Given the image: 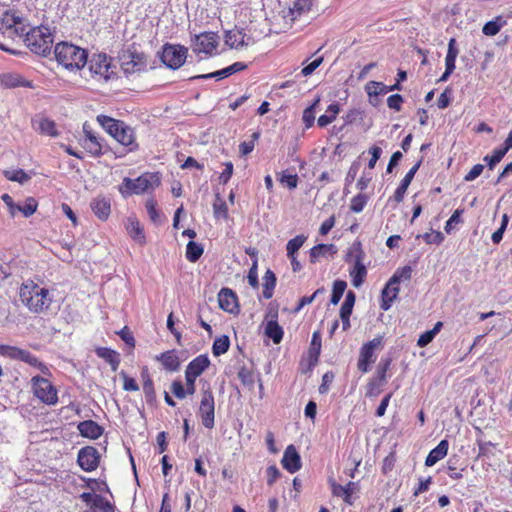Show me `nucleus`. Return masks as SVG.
Instances as JSON below:
<instances>
[{"mask_svg":"<svg viewBox=\"0 0 512 512\" xmlns=\"http://www.w3.org/2000/svg\"><path fill=\"white\" fill-rule=\"evenodd\" d=\"M337 253V247L334 244H318L310 249V261L315 263L320 257L327 254L334 255Z\"/></svg>","mask_w":512,"mask_h":512,"instance_id":"obj_31","label":"nucleus"},{"mask_svg":"<svg viewBox=\"0 0 512 512\" xmlns=\"http://www.w3.org/2000/svg\"><path fill=\"white\" fill-rule=\"evenodd\" d=\"M210 365V360L207 355H199L194 358L186 367L185 374L198 377L200 376Z\"/></svg>","mask_w":512,"mask_h":512,"instance_id":"obj_21","label":"nucleus"},{"mask_svg":"<svg viewBox=\"0 0 512 512\" xmlns=\"http://www.w3.org/2000/svg\"><path fill=\"white\" fill-rule=\"evenodd\" d=\"M37 202L34 198H28L24 205L17 208V211H20L24 214L25 217H29L36 212Z\"/></svg>","mask_w":512,"mask_h":512,"instance_id":"obj_56","label":"nucleus"},{"mask_svg":"<svg viewBox=\"0 0 512 512\" xmlns=\"http://www.w3.org/2000/svg\"><path fill=\"white\" fill-rule=\"evenodd\" d=\"M99 459L98 450L92 446H86L79 450L77 462L83 470L91 472L98 467Z\"/></svg>","mask_w":512,"mask_h":512,"instance_id":"obj_14","label":"nucleus"},{"mask_svg":"<svg viewBox=\"0 0 512 512\" xmlns=\"http://www.w3.org/2000/svg\"><path fill=\"white\" fill-rule=\"evenodd\" d=\"M160 185V177L156 173H145L136 179L125 177L119 186V192L124 197L132 194H142L154 190Z\"/></svg>","mask_w":512,"mask_h":512,"instance_id":"obj_4","label":"nucleus"},{"mask_svg":"<svg viewBox=\"0 0 512 512\" xmlns=\"http://www.w3.org/2000/svg\"><path fill=\"white\" fill-rule=\"evenodd\" d=\"M365 90L370 97L378 96L379 94L388 93V86L382 82L370 81L366 84Z\"/></svg>","mask_w":512,"mask_h":512,"instance_id":"obj_47","label":"nucleus"},{"mask_svg":"<svg viewBox=\"0 0 512 512\" xmlns=\"http://www.w3.org/2000/svg\"><path fill=\"white\" fill-rule=\"evenodd\" d=\"M238 378L244 386L253 388L255 383V374L251 369L245 366L241 367L238 371Z\"/></svg>","mask_w":512,"mask_h":512,"instance_id":"obj_43","label":"nucleus"},{"mask_svg":"<svg viewBox=\"0 0 512 512\" xmlns=\"http://www.w3.org/2000/svg\"><path fill=\"white\" fill-rule=\"evenodd\" d=\"M403 102V97L400 94H393L388 97L387 99V105L390 109L400 111L401 110V104Z\"/></svg>","mask_w":512,"mask_h":512,"instance_id":"obj_64","label":"nucleus"},{"mask_svg":"<svg viewBox=\"0 0 512 512\" xmlns=\"http://www.w3.org/2000/svg\"><path fill=\"white\" fill-rule=\"evenodd\" d=\"M157 361H160L164 368L169 371H177L180 366L179 357L176 351L170 350L155 357Z\"/></svg>","mask_w":512,"mask_h":512,"instance_id":"obj_27","label":"nucleus"},{"mask_svg":"<svg viewBox=\"0 0 512 512\" xmlns=\"http://www.w3.org/2000/svg\"><path fill=\"white\" fill-rule=\"evenodd\" d=\"M276 285V276L271 270H267L263 277V296L270 299Z\"/></svg>","mask_w":512,"mask_h":512,"instance_id":"obj_35","label":"nucleus"},{"mask_svg":"<svg viewBox=\"0 0 512 512\" xmlns=\"http://www.w3.org/2000/svg\"><path fill=\"white\" fill-rule=\"evenodd\" d=\"M265 334L273 340L275 344H279L283 338V329L278 324L277 314L272 319L268 320L265 326Z\"/></svg>","mask_w":512,"mask_h":512,"instance_id":"obj_28","label":"nucleus"},{"mask_svg":"<svg viewBox=\"0 0 512 512\" xmlns=\"http://www.w3.org/2000/svg\"><path fill=\"white\" fill-rule=\"evenodd\" d=\"M5 176L9 180L16 181V182H19L21 184L27 182L30 179L28 174L24 170H22V169L13 170V171H6L5 172Z\"/></svg>","mask_w":512,"mask_h":512,"instance_id":"obj_54","label":"nucleus"},{"mask_svg":"<svg viewBox=\"0 0 512 512\" xmlns=\"http://www.w3.org/2000/svg\"><path fill=\"white\" fill-rule=\"evenodd\" d=\"M390 365H391V359H389V358L382 359L377 366V372H376L375 377L386 382L387 381L386 373L389 370Z\"/></svg>","mask_w":512,"mask_h":512,"instance_id":"obj_57","label":"nucleus"},{"mask_svg":"<svg viewBox=\"0 0 512 512\" xmlns=\"http://www.w3.org/2000/svg\"><path fill=\"white\" fill-rule=\"evenodd\" d=\"M97 119L101 126L120 144L130 146V150L137 147L134 130L123 121L105 115H99Z\"/></svg>","mask_w":512,"mask_h":512,"instance_id":"obj_3","label":"nucleus"},{"mask_svg":"<svg viewBox=\"0 0 512 512\" xmlns=\"http://www.w3.org/2000/svg\"><path fill=\"white\" fill-rule=\"evenodd\" d=\"M421 165V161L417 162L407 173L406 175L404 176V178L402 179L400 185L398 186V188L396 189L395 193H394V200L397 202V203H400L403 201L404 199V196H405V193L409 187V185L411 184L416 172L418 171L419 167Z\"/></svg>","mask_w":512,"mask_h":512,"instance_id":"obj_20","label":"nucleus"},{"mask_svg":"<svg viewBox=\"0 0 512 512\" xmlns=\"http://www.w3.org/2000/svg\"><path fill=\"white\" fill-rule=\"evenodd\" d=\"M31 384L34 396L42 403L52 406L58 402V391L48 379L37 375L32 377Z\"/></svg>","mask_w":512,"mask_h":512,"instance_id":"obj_7","label":"nucleus"},{"mask_svg":"<svg viewBox=\"0 0 512 512\" xmlns=\"http://www.w3.org/2000/svg\"><path fill=\"white\" fill-rule=\"evenodd\" d=\"M347 287V283L344 280H336L333 283L332 295L330 302L333 305H337L341 300L345 289Z\"/></svg>","mask_w":512,"mask_h":512,"instance_id":"obj_41","label":"nucleus"},{"mask_svg":"<svg viewBox=\"0 0 512 512\" xmlns=\"http://www.w3.org/2000/svg\"><path fill=\"white\" fill-rule=\"evenodd\" d=\"M84 138L82 139V146L85 150L93 156L102 155V144L100 138H98L90 129L87 124L83 125Z\"/></svg>","mask_w":512,"mask_h":512,"instance_id":"obj_15","label":"nucleus"},{"mask_svg":"<svg viewBox=\"0 0 512 512\" xmlns=\"http://www.w3.org/2000/svg\"><path fill=\"white\" fill-rule=\"evenodd\" d=\"M91 77L97 82L106 83L115 75L111 67V61L106 54H94L88 61Z\"/></svg>","mask_w":512,"mask_h":512,"instance_id":"obj_6","label":"nucleus"},{"mask_svg":"<svg viewBox=\"0 0 512 512\" xmlns=\"http://www.w3.org/2000/svg\"><path fill=\"white\" fill-rule=\"evenodd\" d=\"M399 291V284L393 283L392 279L390 278L381 292L382 299L380 307L382 310L387 311L391 308L394 300L399 294Z\"/></svg>","mask_w":512,"mask_h":512,"instance_id":"obj_18","label":"nucleus"},{"mask_svg":"<svg viewBox=\"0 0 512 512\" xmlns=\"http://www.w3.org/2000/svg\"><path fill=\"white\" fill-rule=\"evenodd\" d=\"M386 382L378 379L377 377H372L367 386H366V396L368 397H376L380 394L382 386Z\"/></svg>","mask_w":512,"mask_h":512,"instance_id":"obj_46","label":"nucleus"},{"mask_svg":"<svg viewBox=\"0 0 512 512\" xmlns=\"http://www.w3.org/2000/svg\"><path fill=\"white\" fill-rule=\"evenodd\" d=\"M459 50L456 47V40L451 38L448 43V51L445 58V64L455 66V61L458 56Z\"/></svg>","mask_w":512,"mask_h":512,"instance_id":"obj_52","label":"nucleus"},{"mask_svg":"<svg viewBox=\"0 0 512 512\" xmlns=\"http://www.w3.org/2000/svg\"><path fill=\"white\" fill-rule=\"evenodd\" d=\"M213 212L216 218L227 219L228 217V207L225 201L219 196L216 195L215 201L213 203Z\"/></svg>","mask_w":512,"mask_h":512,"instance_id":"obj_45","label":"nucleus"},{"mask_svg":"<svg viewBox=\"0 0 512 512\" xmlns=\"http://www.w3.org/2000/svg\"><path fill=\"white\" fill-rule=\"evenodd\" d=\"M508 221H509L508 215L504 214L502 216L501 226L492 234L491 239H492L493 243H495V244L500 243V241L503 238V234L507 228Z\"/></svg>","mask_w":512,"mask_h":512,"instance_id":"obj_58","label":"nucleus"},{"mask_svg":"<svg viewBox=\"0 0 512 512\" xmlns=\"http://www.w3.org/2000/svg\"><path fill=\"white\" fill-rule=\"evenodd\" d=\"M32 127L35 131L38 133L50 136V137H56L58 136V131L56 129V124L53 120L45 117H36L32 119Z\"/></svg>","mask_w":512,"mask_h":512,"instance_id":"obj_19","label":"nucleus"},{"mask_svg":"<svg viewBox=\"0 0 512 512\" xmlns=\"http://www.w3.org/2000/svg\"><path fill=\"white\" fill-rule=\"evenodd\" d=\"M283 467L290 473L297 472L302 464L299 453L293 445L287 446L281 461Z\"/></svg>","mask_w":512,"mask_h":512,"instance_id":"obj_16","label":"nucleus"},{"mask_svg":"<svg viewBox=\"0 0 512 512\" xmlns=\"http://www.w3.org/2000/svg\"><path fill=\"white\" fill-rule=\"evenodd\" d=\"M251 140L249 141H244L242 143H240L239 145V151L242 155H248L249 153H251L255 147V142L258 140L259 138V133L258 132H254L251 136Z\"/></svg>","mask_w":512,"mask_h":512,"instance_id":"obj_55","label":"nucleus"},{"mask_svg":"<svg viewBox=\"0 0 512 512\" xmlns=\"http://www.w3.org/2000/svg\"><path fill=\"white\" fill-rule=\"evenodd\" d=\"M9 358L21 360L31 366L40 365L38 358L29 351L14 346H11Z\"/></svg>","mask_w":512,"mask_h":512,"instance_id":"obj_32","label":"nucleus"},{"mask_svg":"<svg viewBox=\"0 0 512 512\" xmlns=\"http://www.w3.org/2000/svg\"><path fill=\"white\" fill-rule=\"evenodd\" d=\"M412 277V268L409 265L398 268L391 276L392 282L400 284L402 281H409Z\"/></svg>","mask_w":512,"mask_h":512,"instance_id":"obj_42","label":"nucleus"},{"mask_svg":"<svg viewBox=\"0 0 512 512\" xmlns=\"http://www.w3.org/2000/svg\"><path fill=\"white\" fill-rule=\"evenodd\" d=\"M91 209L100 220H106L111 212L110 200L105 197H97L91 202Z\"/></svg>","mask_w":512,"mask_h":512,"instance_id":"obj_24","label":"nucleus"},{"mask_svg":"<svg viewBox=\"0 0 512 512\" xmlns=\"http://www.w3.org/2000/svg\"><path fill=\"white\" fill-rule=\"evenodd\" d=\"M96 355L102 359H104L107 363L110 364L111 369L116 371L120 364V356L116 351L106 348V347H98L95 350Z\"/></svg>","mask_w":512,"mask_h":512,"instance_id":"obj_30","label":"nucleus"},{"mask_svg":"<svg viewBox=\"0 0 512 512\" xmlns=\"http://www.w3.org/2000/svg\"><path fill=\"white\" fill-rule=\"evenodd\" d=\"M199 415L204 427L208 429H212L214 427L215 401L210 390H206L202 394Z\"/></svg>","mask_w":512,"mask_h":512,"instance_id":"obj_11","label":"nucleus"},{"mask_svg":"<svg viewBox=\"0 0 512 512\" xmlns=\"http://www.w3.org/2000/svg\"><path fill=\"white\" fill-rule=\"evenodd\" d=\"M280 182L287 185L290 189H294L298 184V176L296 174L283 173L280 177Z\"/></svg>","mask_w":512,"mask_h":512,"instance_id":"obj_63","label":"nucleus"},{"mask_svg":"<svg viewBox=\"0 0 512 512\" xmlns=\"http://www.w3.org/2000/svg\"><path fill=\"white\" fill-rule=\"evenodd\" d=\"M352 267L349 270L351 281L354 287L359 288L365 281L367 276V268L363 261L351 263Z\"/></svg>","mask_w":512,"mask_h":512,"instance_id":"obj_25","label":"nucleus"},{"mask_svg":"<svg viewBox=\"0 0 512 512\" xmlns=\"http://www.w3.org/2000/svg\"><path fill=\"white\" fill-rule=\"evenodd\" d=\"M54 55L58 64L67 70H80L87 64V51L68 42L58 43Z\"/></svg>","mask_w":512,"mask_h":512,"instance_id":"obj_2","label":"nucleus"},{"mask_svg":"<svg viewBox=\"0 0 512 512\" xmlns=\"http://www.w3.org/2000/svg\"><path fill=\"white\" fill-rule=\"evenodd\" d=\"M218 302L222 310L235 313L238 311L236 294L229 288H222L218 293Z\"/></svg>","mask_w":512,"mask_h":512,"instance_id":"obj_17","label":"nucleus"},{"mask_svg":"<svg viewBox=\"0 0 512 512\" xmlns=\"http://www.w3.org/2000/svg\"><path fill=\"white\" fill-rule=\"evenodd\" d=\"M507 152L502 148L495 149L491 156L486 155L483 160L487 163L490 170H492L496 164H498Z\"/></svg>","mask_w":512,"mask_h":512,"instance_id":"obj_49","label":"nucleus"},{"mask_svg":"<svg viewBox=\"0 0 512 512\" xmlns=\"http://www.w3.org/2000/svg\"><path fill=\"white\" fill-rule=\"evenodd\" d=\"M80 499L88 507L84 512H115L114 506L99 494L84 492L80 495Z\"/></svg>","mask_w":512,"mask_h":512,"instance_id":"obj_12","label":"nucleus"},{"mask_svg":"<svg viewBox=\"0 0 512 512\" xmlns=\"http://www.w3.org/2000/svg\"><path fill=\"white\" fill-rule=\"evenodd\" d=\"M310 9V1L309 0H295L293 6L290 8V14L293 16V19L300 16L302 13L308 11Z\"/></svg>","mask_w":512,"mask_h":512,"instance_id":"obj_48","label":"nucleus"},{"mask_svg":"<svg viewBox=\"0 0 512 512\" xmlns=\"http://www.w3.org/2000/svg\"><path fill=\"white\" fill-rule=\"evenodd\" d=\"M365 256L362 243L356 240L348 247L344 260L346 263L351 264L354 262L364 261Z\"/></svg>","mask_w":512,"mask_h":512,"instance_id":"obj_29","label":"nucleus"},{"mask_svg":"<svg viewBox=\"0 0 512 512\" xmlns=\"http://www.w3.org/2000/svg\"><path fill=\"white\" fill-rule=\"evenodd\" d=\"M344 490L343 501L348 505H352L356 498H358V494L360 492L359 484L357 482L350 481L344 486Z\"/></svg>","mask_w":512,"mask_h":512,"instance_id":"obj_38","label":"nucleus"},{"mask_svg":"<svg viewBox=\"0 0 512 512\" xmlns=\"http://www.w3.org/2000/svg\"><path fill=\"white\" fill-rule=\"evenodd\" d=\"M78 430L83 437L97 439L103 434V428L93 420L82 421Z\"/></svg>","mask_w":512,"mask_h":512,"instance_id":"obj_23","label":"nucleus"},{"mask_svg":"<svg viewBox=\"0 0 512 512\" xmlns=\"http://www.w3.org/2000/svg\"><path fill=\"white\" fill-rule=\"evenodd\" d=\"M506 24V21L501 17L497 16L491 21H488L482 28V32L486 36L496 35L500 29Z\"/></svg>","mask_w":512,"mask_h":512,"instance_id":"obj_36","label":"nucleus"},{"mask_svg":"<svg viewBox=\"0 0 512 512\" xmlns=\"http://www.w3.org/2000/svg\"><path fill=\"white\" fill-rule=\"evenodd\" d=\"M245 36L240 30H230L225 35V43L231 48L240 49L247 45Z\"/></svg>","mask_w":512,"mask_h":512,"instance_id":"obj_33","label":"nucleus"},{"mask_svg":"<svg viewBox=\"0 0 512 512\" xmlns=\"http://www.w3.org/2000/svg\"><path fill=\"white\" fill-rule=\"evenodd\" d=\"M121 68L128 76L135 73L143 72L147 69V58L142 52L135 49H127L119 56Z\"/></svg>","mask_w":512,"mask_h":512,"instance_id":"obj_8","label":"nucleus"},{"mask_svg":"<svg viewBox=\"0 0 512 512\" xmlns=\"http://www.w3.org/2000/svg\"><path fill=\"white\" fill-rule=\"evenodd\" d=\"M427 244H441L444 241V235L440 231H432L421 236Z\"/></svg>","mask_w":512,"mask_h":512,"instance_id":"obj_59","label":"nucleus"},{"mask_svg":"<svg viewBox=\"0 0 512 512\" xmlns=\"http://www.w3.org/2000/svg\"><path fill=\"white\" fill-rule=\"evenodd\" d=\"M383 347V336H377L363 344L359 351L357 368L361 373L370 371V366L376 361V351Z\"/></svg>","mask_w":512,"mask_h":512,"instance_id":"obj_9","label":"nucleus"},{"mask_svg":"<svg viewBox=\"0 0 512 512\" xmlns=\"http://www.w3.org/2000/svg\"><path fill=\"white\" fill-rule=\"evenodd\" d=\"M230 346V340L229 337L226 335H222L220 337H217L212 346V352L215 356H220L224 353H226Z\"/></svg>","mask_w":512,"mask_h":512,"instance_id":"obj_39","label":"nucleus"},{"mask_svg":"<svg viewBox=\"0 0 512 512\" xmlns=\"http://www.w3.org/2000/svg\"><path fill=\"white\" fill-rule=\"evenodd\" d=\"M120 375L123 377V389L126 391H138L139 386L136 381L129 377L125 372H121Z\"/></svg>","mask_w":512,"mask_h":512,"instance_id":"obj_61","label":"nucleus"},{"mask_svg":"<svg viewBox=\"0 0 512 512\" xmlns=\"http://www.w3.org/2000/svg\"><path fill=\"white\" fill-rule=\"evenodd\" d=\"M320 352H321V334L319 331H315L312 334V339H311L310 348H309L310 358H314V360L317 361L318 357L320 355Z\"/></svg>","mask_w":512,"mask_h":512,"instance_id":"obj_44","label":"nucleus"},{"mask_svg":"<svg viewBox=\"0 0 512 512\" xmlns=\"http://www.w3.org/2000/svg\"><path fill=\"white\" fill-rule=\"evenodd\" d=\"M126 230L129 236L140 245L145 243L143 228L136 218L129 217L126 222Z\"/></svg>","mask_w":512,"mask_h":512,"instance_id":"obj_26","label":"nucleus"},{"mask_svg":"<svg viewBox=\"0 0 512 512\" xmlns=\"http://www.w3.org/2000/svg\"><path fill=\"white\" fill-rule=\"evenodd\" d=\"M217 45L218 35L214 32H205L195 36L193 51L197 54L211 55Z\"/></svg>","mask_w":512,"mask_h":512,"instance_id":"obj_13","label":"nucleus"},{"mask_svg":"<svg viewBox=\"0 0 512 512\" xmlns=\"http://www.w3.org/2000/svg\"><path fill=\"white\" fill-rule=\"evenodd\" d=\"M319 103V99H317L311 106L307 107L303 111V122L306 126V128H310L313 126L315 121V107Z\"/></svg>","mask_w":512,"mask_h":512,"instance_id":"obj_51","label":"nucleus"},{"mask_svg":"<svg viewBox=\"0 0 512 512\" xmlns=\"http://www.w3.org/2000/svg\"><path fill=\"white\" fill-rule=\"evenodd\" d=\"M187 48L181 45L166 44L163 48L161 60L171 69L180 68L187 58Z\"/></svg>","mask_w":512,"mask_h":512,"instance_id":"obj_10","label":"nucleus"},{"mask_svg":"<svg viewBox=\"0 0 512 512\" xmlns=\"http://www.w3.org/2000/svg\"><path fill=\"white\" fill-rule=\"evenodd\" d=\"M448 449L449 442L446 439L441 440L439 444L429 452L425 460V465L428 467L435 465L447 455Z\"/></svg>","mask_w":512,"mask_h":512,"instance_id":"obj_22","label":"nucleus"},{"mask_svg":"<svg viewBox=\"0 0 512 512\" xmlns=\"http://www.w3.org/2000/svg\"><path fill=\"white\" fill-rule=\"evenodd\" d=\"M146 210H147L149 218L154 223H157L160 221V216L156 209V202L154 200L151 199L146 202Z\"/></svg>","mask_w":512,"mask_h":512,"instance_id":"obj_60","label":"nucleus"},{"mask_svg":"<svg viewBox=\"0 0 512 512\" xmlns=\"http://www.w3.org/2000/svg\"><path fill=\"white\" fill-rule=\"evenodd\" d=\"M340 112V106L338 103H332L328 106L326 109V113L321 115L318 120L317 124L319 127H326L330 123H332L335 119L338 113Z\"/></svg>","mask_w":512,"mask_h":512,"instance_id":"obj_34","label":"nucleus"},{"mask_svg":"<svg viewBox=\"0 0 512 512\" xmlns=\"http://www.w3.org/2000/svg\"><path fill=\"white\" fill-rule=\"evenodd\" d=\"M484 170V166L482 164L474 165L471 170L464 176V180L466 182H471L479 177Z\"/></svg>","mask_w":512,"mask_h":512,"instance_id":"obj_62","label":"nucleus"},{"mask_svg":"<svg viewBox=\"0 0 512 512\" xmlns=\"http://www.w3.org/2000/svg\"><path fill=\"white\" fill-rule=\"evenodd\" d=\"M307 237L304 235H297L293 239L289 240L286 245L287 257L296 255L297 251L303 246Z\"/></svg>","mask_w":512,"mask_h":512,"instance_id":"obj_40","label":"nucleus"},{"mask_svg":"<svg viewBox=\"0 0 512 512\" xmlns=\"http://www.w3.org/2000/svg\"><path fill=\"white\" fill-rule=\"evenodd\" d=\"M27 47L35 54L46 56L53 44V35L49 27L39 26L30 29L25 37Z\"/></svg>","mask_w":512,"mask_h":512,"instance_id":"obj_5","label":"nucleus"},{"mask_svg":"<svg viewBox=\"0 0 512 512\" xmlns=\"http://www.w3.org/2000/svg\"><path fill=\"white\" fill-rule=\"evenodd\" d=\"M204 252V248L200 243L189 241L186 246V258L188 261L197 262Z\"/></svg>","mask_w":512,"mask_h":512,"instance_id":"obj_37","label":"nucleus"},{"mask_svg":"<svg viewBox=\"0 0 512 512\" xmlns=\"http://www.w3.org/2000/svg\"><path fill=\"white\" fill-rule=\"evenodd\" d=\"M19 298L33 314L46 315L53 304V295L49 289L40 286L32 280H27L19 288Z\"/></svg>","mask_w":512,"mask_h":512,"instance_id":"obj_1","label":"nucleus"},{"mask_svg":"<svg viewBox=\"0 0 512 512\" xmlns=\"http://www.w3.org/2000/svg\"><path fill=\"white\" fill-rule=\"evenodd\" d=\"M355 299H356L355 293L353 291H349L346 294L345 300L341 305L340 314H344V315L352 314V310H353V307L355 304Z\"/></svg>","mask_w":512,"mask_h":512,"instance_id":"obj_53","label":"nucleus"},{"mask_svg":"<svg viewBox=\"0 0 512 512\" xmlns=\"http://www.w3.org/2000/svg\"><path fill=\"white\" fill-rule=\"evenodd\" d=\"M368 198L364 194H358L351 199L350 210L354 213H360L363 211L367 204Z\"/></svg>","mask_w":512,"mask_h":512,"instance_id":"obj_50","label":"nucleus"}]
</instances>
